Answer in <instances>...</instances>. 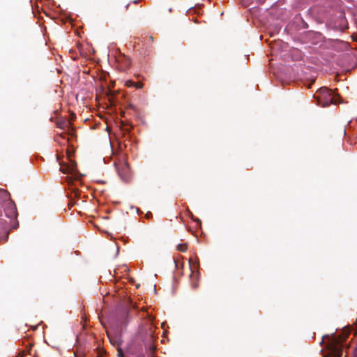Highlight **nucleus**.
<instances>
[{"label": "nucleus", "mask_w": 357, "mask_h": 357, "mask_svg": "<svg viewBox=\"0 0 357 357\" xmlns=\"http://www.w3.org/2000/svg\"><path fill=\"white\" fill-rule=\"evenodd\" d=\"M312 66H299L293 65H281L273 70L274 78L281 84L294 83L310 88L317 78V71L322 70L324 61L317 57H312Z\"/></svg>", "instance_id": "1"}, {"label": "nucleus", "mask_w": 357, "mask_h": 357, "mask_svg": "<svg viewBox=\"0 0 357 357\" xmlns=\"http://www.w3.org/2000/svg\"><path fill=\"white\" fill-rule=\"evenodd\" d=\"M56 161L60 165V171L67 176L65 177L66 185L65 191L71 206L78 204L79 200L86 202L87 196L82 195V191L78 188L77 185H82L81 178L84 175L81 174L77 169L76 162L72 158L70 154L67 155V161L61 159L59 155L56 156Z\"/></svg>", "instance_id": "2"}, {"label": "nucleus", "mask_w": 357, "mask_h": 357, "mask_svg": "<svg viewBox=\"0 0 357 357\" xmlns=\"http://www.w3.org/2000/svg\"><path fill=\"white\" fill-rule=\"evenodd\" d=\"M318 13L319 14L316 17L315 22L324 25L328 36H334L344 33L349 28L344 12L323 8Z\"/></svg>", "instance_id": "3"}, {"label": "nucleus", "mask_w": 357, "mask_h": 357, "mask_svg": "<svg viewBox=\"0 0 357 357\" xmlns=\"http://www.w3.org/2000/svg\"><path fill=\"white\" fill-rule=\"evenodd\" d=\"M2 210L10 222L5 219L0 218V243L8 241L9 234L12 229H16L19 227V222L17 220L18 215L15 203L10 199V195L8 192V200L2 204Z\"/></svg>", "instance_id": "4"}, {"label": "nucleus", "mask_w": 357, "mask_h": 357, "mask_svg": "<svg viewBox=\"0 0 357 357\" xmlns=\"http://www.w3.org/2000/svg\"><path fill=\"white\" fill-rule=\"evenodd\" d=\"M117 146L119 158L118 162L114 163V166L121 180L124 183H129L132 179V170L128 162V154L126 151L127 145L123 139H118Z\"/></svg>", "instance_id": "5"}, {"label": "nucleus", "mask_w": 357, "mask_h": 357, "mask_svg": "<svg viewBox=\"0 0 357 357\" xmlns=\"http://www.w3.org/2000/svg\"><path fill=\"white\" fill-rule=\"evenodd\" d=\"M307 28L308 24L305 21L301 13H299L289 20L284 28L283 33L289 36L293 42L296 43Z\"/></svg>", "instance_id": "6"}, {"label": "nucleus", "mask_w": 357, "mask_h": 357, "mask_svg": "<svg viewBox=\"0 0 357 357\" xmlns=\"http://www.w3.org/2000/svg\"><path fill=\"white\" fill-rule=\"evenodd\" d=\"M313 99L316 104L321 107H328L332 104L342 103V97L335 90L327 86H321L318 89L313 95Z\"/></svg>", "instance_id": "7"}, {"label": "nucleus", "mask_w": 357, "mask_h": 357, "mask_svg": "<svg viewBox=\"0 0 357 357\" xmlns=\"http://www.w3.org/2000/svg\"><path fill=\"white\" fill-rule=\"evenodd\" d=\"M325 40L326 38L320 32L306 30L295 45H304V48L312 47L315 50L317 47H324Z\"/></svg>", "instance_id": "8"}, {"label": "nucleus", "mask_w": 357, "mask_h": 357, "mask_svg": "<svg viewBox=\"0 0 357 357\" xmlns=\"http://www.w3.org/2000/svg\"><path fill=\"white\" fill-rule=\"evenodd\" d=\"M44 6L52 10L56 15L52 16L50 13L45 10H43V13L47 17H51L57 24H64L67 22H71L72 19L70 15L63 10L59 5L57 6L54 0H45Z\"/></svg>", "instance_id": "9"}, {"label": "nucleus", "mask_w": 357, "mask_h": 357, "mask_svg": "<svg viewBox=\"0 0 357 357\" xmlns=\"http://www.w3.org/2000/svg\"><path fill=\"white\" fill-rule=\"evenodd\" d=\"M317 1V0H294L292 7L298 10L307 9L305 12L306 14L315 21L316 17L319 14L318 10L319 12L321 8L315 6V2Z\"/></svg>", "instance_id": "10"}, {"label": "nucleus", "mask_w": 357, "mask_h": 357, "mask_svg": "<svg viewBox=\"0 0 357 357\" xmlns=\"http://www.w3.org/2000/svg\"><path fill=\"white\" fill-rule=\"evenodd\" d=\"M260 21L263 23L265 32L271 37L278 34L283 26L281 20L272 16L267 17L265 20L260 19Z\"/></svg>", "instance_id": "11"}, {"label": "nucleus", "mask_w": 357, "mask_h": 357, "mask_svg": "<svg viewBox=\"0 0 357 357\" xmlns=\"http://www.w3.org/2000/svg\"><path fill=\"white\" fill-rule=\"evenodd\" d=\"M288 47L289 46L287 43L280 42L279 49H280L282 52H286L285 54H282V56H287L290 57L293 61H301L303 59L305 52H303L301 49H299L298 46L296 47H292L289 50H287Z\"/></svg>", "instance_id": "12"}, {"label": "nucleus", "mask_w": 357, "mask_h": 357, "mask_svg": "<svg viewBox=\"0 0 357 357\" xmlns=\"http://www.w3.org/2000/svg\"><path fill=\"white\" fill-rule=\"evenodd\" d=\"M324 47L331 49L336 52H344L349 50L348 43L338 38H326Z\"/></svg>", "instance_id": "13"}, {"label": "nucleus", "mask_w": 357, "mask_h": 357, "mask_svg": "<svg viewBox=\"0 0 357 357\" xmlns=\"http://www.w3.org/2000/svg\"><path fill=\"white\" fill-rule=\"evenodd\" d=\"M242 3L245 6H249L254 0H241ZM255 1L259 4L267 3L266 10L269 8H280L282 5L285 3L286 0H255Z\"/></svg>", "instance_id": "14"}, {"label": "nucleus", "mask_w": 357, "mask_h": 357, "mask_svg": "<svg viewBox=\"0 0 357 357\" xmlns=\"http://www.w3.org/2000/svg\"><path fill=\"white\" fill-rule=\"evenodd\" d=\"M188 263L191 271L190 278H193V277H195L197 280H199L201 273L199 271L200 263L198 257L195 255L192 257H190L188 260Z\"/></svg>", "instance_id": "15"}, {"label": "nucleus", "mask_w": 357, "mask_h": 357, "mask_svg": "<svg viewBox=\"0 0 357 357\" xmlns=\"http://www.w3.org/2000/svg\"><path fill=\"white\" fill-rule=\"evenodd\" d=\"M116 123L123 135L122 138H124L126 135L130 137L132 135V130L133 129L132 122H124L122 119H120L117 120Z\"/></svg>", "instance_id": "16"}, {"label": "nucleus", "mask_w": 357, "mask_h": 357, "mask_svg": "<svg viewBox=\"0 0 357 357\" xmlns=\"http://www.w3.org/2000/svg\"><path fill=\"white\" fill-rule=\"evenodd\" d=\"M56 126L57 128L65 130L66 132V135L69 138L73 139L75 137L74 129L70 123H67L66 121L64 119H59L56 123Z\"/></svg>", "instance_id": "17"}, {"label": "nucleus", "mask_w": 357, "mask_h": 357, "mask_svg": "<svg viewBox=\"0 0 357 357\" xmlns=\"http://www.w3.org/2000/svg\"><path fill=\"white\" fill-rule=\"evenodd\" d=\"M116 61L119 69L123 71L129 68L131 65L130 59L121 53L116 56Z\"/></svg>", "instance_id": "18"}, {"label": "nucleus", "mask_w": 357, "mask_h": 357, "mask_svg": "<svg viewBox=\"0 0 357 357\" xmlns=\"http://www.w3.org/2000/svg\"><path fill=\"white\" fill-rule=\"evenodd\" d=\"M8 200V192L3 189H0V217L3 214L2 204Z\"/></svg>", "instance_id": "19"}, {"label": "nucleus", "mask_w": 357, "mask_h": 357, "mask_svg": "<svg viewBox=\"0 0 357 357\" xmlns=\"http://www.w3.org/2000/svg\"><path fill=\"white\" fill-rule=\"evenodd\" d=\"M187 215L193 222H195L196 223L198 230L202 231V220L199 218L195 217L193 215V213L190 211L188 212Z\"/></svg>", "instance_id": "20"}, {"label": "nucleus", "mask_w": 357, "mask_h": 357, "mask_svg": "<svg viewBox=\"0 0 357 357\" xmlns=\"http://www.w3.org/2000/svg\"><path fill=\"white\" fill-rule=\"evenodd\" d=\"M351 122L352 120L348 121L346 128L344 130V135H347V132L351 130L353 132V136L357 138V130H356V129L352 126Z\"/></svg>", "instance_id": "21"}, {"label": "nucleus", "mask_w": 357, "mask_h": 357, "mask_svg": "<svg viewBox=\"0 0 357 357\" xmlns=\"http://www.w3.org/2000/svg\"><path fill=\"white\" fill-rule=\"evenodd\" d=\"M174 263L175 265V268L178 271H180L179 275L180 276L183 275V264H184L183 261H181V263H179L176 259H174Z\"/></svg>", "instance_id": "22"}, {"label": "nucleus", "mask_w": 357, "mask_h": 357, "mask_svg": "<svg viewBox=\"0 0 357 357\" xmlns=\"http://www.w3.org/2000/svg\"><path fill=\"white\" fill-rule=\"evenodd\" d=\"M128 109H130V110H132V112H134L135 115L136 116V117L140 118L139 114L136 107L134 105H132V103H128Z\"/></svg>", "instance_id": "23"}, {"label": "nucleus", "mask_w": 357, "mask_h": 357, "mask_svg": "<svg viewBox=\"0 0 357 357\" xmlns=\"http://www.w3.org/2000/svg\"><path fill=\"white\" fill-rule=\"evenodd\" d=\"M176 250L179 252H185L187 250V245L179 243L176 246Z\"/></svg>", "instance_id": "24"}, {"label": "nucleus", "mask_w": 357, "mask_h": 357, "mask_svg": "<svg viewBox=\"0 0 357 357\" xmlns=\"http://www.w3.org/2000/svg\"><path fill=\"white\" fill-rule=\"evenodd\" d=\"M192 280H196L195 282H192L191 283V287L192 289H197L198 287H199V283H198V281L195 277H193V278H190Z\"/></svg>", "instance_id": "25"}, {"label": "nucleus", "mask_w": 357, "mask_h": 357, "mask_svg": "<svg viewBox=\"0 0 357 357\" xmlns=\"http://www.w3.org/2000/svg\"><path fill=\"white\" fill-rule=\"evenodd\" d=\"M132 86L137 89H141L143 88L144 84H143V82H140L133 83Z\"/></svg>", "instance_id": "26"}, {"label": "nucleus", "mask_w": 357, "mask_h": 357, "mask_svg": "<svg viewBox=\"0 0 357 357\" xmlns=\"http://www.w3.org/2000/svg\"><path fill=\"white\" fill-rule=\"evenodd\" d=\"M153 42V37L150 36L146 43V48H149Z\"/></svg>", "instance_id": "27"}, {"label": "nucleus", "mask_w": 357, "mask_h": 357, "mask_svg": "<svg viewBox=\"0 0 357 357\" xmlns=\"http://www.w3.org/2000/svg\"><path fill=\"white\" fill-rule=\"evenodd\" d=\"M351 14L352 15V19L354 22L355 23V24L357 25V13L356 14L354 11H352Z\"/></svg>", "instance_id": "28"}, {"label": "nucleus", "mask_w": 357, "mask_h": 357, "mask_svg": "<svg viewBox=\"0 0 357 357\" xmlns=\"http://www.w3.org/2000/svg\"><path fill=\"white\" fill-rule=\"evenodd\" d=\"M153 218L152 213L151 211L146 212V213L145 214V218L150 219V218Z\"/></svg>", "instance_id": "29"}, {"label": "nucleus", "mask_w": 357, "mask_h": 357, "mask_svg": "<svg viewBox=\"0 0 357 357\" xmlns=\"http://www.w3.org/2000/svg\"><path fill=\"white\" fill-rule=\"evenodd\" d=\"M352 6L357 9V0H349Z\"/></svg>", "instance_id": "30"}, {"label": "nucleus", "mask_w": 357, "mask_h": 357, "mask_svg": "<svg viewBox=\"0 0 357 357\" xmlns=\"http://www.w3.org/2000/svg\"><path fill=\"white\" fill-rule=\"evenodd\" d=\"M131 208H135L136 209V211H137V213L138 215H141L142 213V211H141V210L138 208V207H136V206H132L130 207Z\"/></svg>", "instance_id": "31"}, {"label": "nucleus", "mask_w": 357, "mask_h": 357, "mask_svg": "<svg viewBox=\"0 0 357 357\" xmlns=\"http://www.w3.org/2000/svg\"><path fill=\"white\" fill-rule=\"evenodd\" d=\"M111 159L110 158L105 157L103 158L104 163L108 164L110 162Z\"/></svg>", "instance_id": "32"}, {"label": "nucleus", "mask_w": 357, "mask_h": 357, "mask_svg": "<svg viewBox=\"0 0 357 357\" xmlns=\"http://www.w3.org/2000/svg\"><path fill=\"white\" fill-rule=\"evenodd\" d=\"M107 238H109L110 240H114L113 235L110 234L109 232L107 231Z\"/></svg>", "instance_id": "33"}, {"label": "nucleus", "mask_w": 357, "mask_h": 357, "mask_svg": "<svg viewBox=\"0 0 357 357\" xmlns=\"http://www.w3.org/2000/svg\"><path fill=\"white\" fill-rule=\"evenodd\" d=\"M329 337H330V335H329L328 334L324 335L322 336V340H321V342H320V344H321V343L323 342V341H324V340L325 338H329Z\"/></svg>", "instance_id": "34"}, {"label": "nucleus", "mask_w": 357, "mask_h": 357, "mask_svg": "<svg viewBox=\"0 0 357 357\" xmlns=\"http://www.w3.org/2000/svg\"><path fill=\"white\" fill-rule=\"evenodd\" d=\"M105 130L108 132L109 136H110V130H109V126H108V125L106 126V128H105Z\"/></svg>", "instance_id": "35"}, {"label": "nucleus", "mask_w": 357, "mask_h": 357, "mask_svg": "<svg viewBox=\"0 0 357 357\" xmlns=\"http://www.w3.org/2000/svg\"><path fill=\"white\" fill-rule=\"evenodd\" d=\"M354 357H357V346L356 347L354 351Z\"/></svg>", "instance_id": "36"}, {"label": "nucleus", "mask_w": 357, "mask_h": 357, "mask_svg": "<svg viewBox=\"0 0 357 357\" xmlns=\"http://www.w3.org/2000/svg\"><path fill=\"white\" fill-rule=\"evenodd\" d=\"M31 6H32L33 13L35 14V12L36 10V8L33 4L31 5Z\"/></svg>", "instance_id": "37"}, {"label": "nucleus", "mask_w": 357, "mask_h": 357, "mask_svg": "<svg viewBox=\"0 0 357 357\" xmlns=\"http://www.w3.org/2000/svg\"><path fill=\"white\" fill-rule=\"evenodd\" d=\"M70 357H77L76 354L75 352H73V356H70ZM80 357H84V356L81 355Z\"/></svg>", "instance_id": "38"}, {"label": "nucleus", "mask_w": 357, "mask_h": 357, "mask_svg": "<svg viewBox=\"0 0 357 357\" xmlns=\"http://www.w3.org/2000/svg\"><path fill=\"white\" fill-rule=\"evenodd\" d=\"M119 253V248H117V249H116V254H115V257H116L118 256Z\"/></svg>", "instance_id": "39"}, {"label": "nucleus", "mask_w": 357, "mask_h": 357, "mask_svg": "<svg viewBox=\"0 0 357 357\" xmlns=\"http://www.w3.org/2000/svg\"><path fill=\"white\" fill-rule=\"evenodd\" d=\"M109 143H110L111 150H112V151L114 153V151L113 145H112V142H110Z\"/></svg>", "instance_id": "40"}, {"label": "nucleus", "mask_w": 357, "mask_h": 357, "mask_svg": "<svg viewBox=\"0 0 357 357\" xmlns=\"http://www.w3.org/2000/svg\"><path fill=\"white\" fill-rule=\"evenodd\" d=\"M154 292L156 294L157 291H156V286L155 284L154 285Z\"/></svg>", "instance_id": "41"}, {"label": "nucleus", "mask_w": 357, "mask_h": 357, "mask_svg": "<svg viewBox=\"0 0 357 357\" xmlns=\"http://www.w3.org/2000/svg\"><path fill=\"white\" fill-rule=\"evenodd\" d=\"M174 280L175 282H176V277H175V276H174Z\"/></svg>", "instance_id": "42"}, {"label": "nucleus", "mask_w": 357, "mask_h": 357, "mask_svg": "<svg viewBox=\"0 0 357 357\" xmlns=\"http://www.w3.org/2000/svg\"><path fill=\"white\" fill-rule=\"evenodd\" d=\"M54 141H55L56 142H58V141H57V139H56V138H55V139H54Z\"/></svg>", "instance_id": "43"}]
</instances>
